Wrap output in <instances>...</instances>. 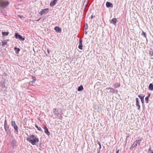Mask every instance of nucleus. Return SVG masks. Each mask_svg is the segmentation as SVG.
<instances>
[{
    "label": "nucleus",
    "instance_id": "f3484780",
    "mask_svg": "<svg viewBox=\"0 0 153 153\" xmlns=\"http://www.w3.org/2000/svg\"><path fill=\"white\" fill-rule=\"evenodd\" d=\"M149 88L150 90L152 91L153 90V85L151 83L149 84Z\"/></svg>",
    "mask_w": 153,
    "mask_h": 153
},
{
    "label": "nucleus",
    "instance_id": "4468645a",
    "mask_svg": "<svg viewBox=\"0 0 153 153\" xmlns=\"http://www.w3.org/2000/svg\"><path fill=\"white\" fill-rule=\"evenodd\" d=\"M16 141L15 140H13L11 142V144L12 145L13 147H14L16 146Z\"/></svg>",
    "mask_w": 153,
    "mask_h": 153
},
{
    "label": "nucleus",
    "instance_id": "f03ea898",
    "mask_svg": "<svg viewBox=\"0 0 153 153\" xmlns=\"http://www.w3.org/2000/svg\"><path fill=\"white\" fill-rule=\"evenodd\" d=\"M9 4L8 1L4 0H0V10L6 8Z\"/></svg>",
    "mask_w": 153,
    "mask_h": 153
},
{
    "label": "nucleus",
    "instance_id": "5701e85b",
    "mask_svg": "<svg viewBox=\"0 0 153 153\" xmlns=\"http://www.w3.org/2000/svg\"><path fill=\"white\" fill-rule=\"evenodd\" d=\"M35 127L37 128V129L39 130L40 131H41L42 130L41 128L40 127H39L37 125H36Z\"/></svg>",
    "mask_w": 153,
    "mask_h": 153
},
{
    "label": "nucleus",
    "instance_id": "393cba45",
    "mask_svg": "<svg viewBox=\"0 0 153 153\" xmlns=\"http://www.w3.org/2000/svg\"><path fill=\"white\" fill-rule=\"evenodd\" d=\"M149 53L151 55V56H153V51H150L149 52Z\"/></svg>",
    "mask_w": 153,
    "mask_h": 153
},
{
    "label": "nucleus",
    "instance_id": "aec40b11",
    "mask_svg": "<svg viewBox=\"0 0 153 153\" xmlns=\"http://www.w3.org/2000/svg\"><path fill=\"white\" fill-rule=\"evenodd\" d=\"M106 89H110V92L111 93H113L114 91V89L112 88H106Z\"/></svg>",
    "mask_w": 153,
    "mask_h": 153
},
{
    "label": "nucleus",
    "instance_id": "c85d7f7f",
    "mask_svg": "<svg viewBox=\"0 0 153 153\" xmlns=\"http://www.w3.org/2000/svg\"><path fill=\"white\" fill-rule=\"evenodd\" d=\"M113 91L114 92H113V93H116V94L117 93L118 91L117 90H114V89Z\"/></svg>",
    "mask_w": 153,
    "mask_h": 153
},
{
    "label": "nucleus",
    "instance_id": "412c9836",
    "mask_svg": "<svg viewBox=\"0 0 153 153\" xmlns=\"http://www.w3.org/2000/svg\"><path fill=\"white\" fill-rule=\"evenodd\" d=\"M120 86V84L118 83H117L114 85V87L115 88H118Z\"/></svg>",
    "mask_w": 153,
    "mask_h": 153
},
{
    "label": "nucleus",
    "instance_id": "37998d69",
    "mask_svg": "<svg viewBox=\"0 0 153 153\" xmlns=\"http://www.w3.org/2000/svg\"><path fill=\"white\" fill-rule=\"evenodd\" d=\"M100 151L98 152V153H100Z\"/></svg>",
    "mask_w": 153,
    "mask_h": 153
},
{
    "label": "nucleus",
    "instance_id": "2eb2a0df",
    "mask_svg": "<svg viewBox=\"0 0 153 153\" xmlns=\"http://www.w3.org/2000/svg\"><path fill=\"white\" fill-rule=\"evenodd\" d=\"M138 97L141 99L142 102L143 103V102L144 101V96H141V95H139Z\"/></svg>",
    "mask_w": 153,
    "mask_h": 153
},
{
    "label": "nucleus",
    "instance_id": "58836bf2",
    "mask_svg": "<svg viewBox=\"0 0 153 153\" xmlns=\"http://www.w3.org/2000/svg\"><path fill=\"white\" fill-rule=\"evenodd\" d=\"M47 51H48V53H49V51L48 50H47Z\"/></svg>",
    "mask_w": 153,
    "mask_h": 153
},
{
    "label": "nucleus",
    "instance_id": "0eeeda50",
    "mask_svg": "<svg viewBox=\"0 0 153 153\" xmlns=\"http://www.w3.org/2000/svg\"><path fill=\"white\" fill-rule=\"evenodd\" d=\"M82 40L81 39H79V45L78 46V48L81 49H82Z\"/></svg>",
    "mask_w": 153,
    "mask_h": 153
},
{
    "label": "nucleus",
    "instance_id": "ddd939ff",
    "mask_svg": "<svg viewBox=\"0 0 153 153\" xmlns=\"http://www.w3.org/2000/svg\"><path fill=\"white\" fill-rule=\"evenodd\" d=\"M117 19L116 18H114L112 19L111 21V23H113L114 25H115L116 23Z\"/></svg>",
    "mask_w": 153,
    "mask_h": 153
},
{
    "label": "nucleus",
    "instance_id": "6e6552de",
    "mask_svg": "<svg viewBox=\"0 0 153 153\" xmlns=\"http://www.w3.org/2000/svg\"><path fill=\"white\" fill-rule=\"evenodd\" d=\"M57 1V0H53V1L51 2L50 5L51 7L54 6L56 4Z\"/></svg>",
    "mask_w": 153,
    "mask_h": 153
},
{
    "label": "nucleus",
    "instance_id": "f8f14e48",
    "mask_svg": "<svg viewBox=\"0 0 153 153\" xmlns=\"http://www.w3.org/2000/svg\"><path fill=\"white\" fill-rule=\"evenodd\" d=\"M138 144V141L136 140L134 142L133 144L132 145L131 147L133 148L136 147L137 145Z\"/></svg>",
    "mask_w": 153,
    "mask_h": 153
},
{
    "label": "nucleus",
    "instance_id": "c9c22d12",
    "mask_svg": "<svg viewBox=\"0 0 153 153\" xmlns=\"http://www.w3.org/2000/svg\"><path fill=\"white\" fill-rule=\"evenodd\" d=\"M41 18H40L39 19H38V20H36V21H39V20Z\"/></svg>",
    "mask_w": 153,
    "mask_h": 153
},
{
    "label": "nucleus",
    "instance_id": "9b49d317",
    "mask_svg": "<svg viewBox=\"0 0 153 153\" xmlns=\"http://www.w3.org/2000/svg\"><path fill=\"white\" fill-rule=\"evenodd\" d=\"M54 29L58 33H59L61 31V28L58 27H56L54 28Z\"/></svg>",
    "mask_w": 153,
    "mask_h": 153
},
{
    "label": "nucleus",
    "instance_id": "9d476101",
    "mask_svg": "<svg viewBox=\"0 0 153 153\" xmlns=\"http://www.w3.org/2000/svg\"><path fill=\"white\" fill-rule=\"evenodd\" d=\"M106 6L107 7H112L113 6L112 4L108 2H106Z\"/></svg>",
    "mask_w": 153,
    "mask_h": 153
},
{
    "label": "nucleus",
    "instance_id": "72a5a7b5",
    "mask_svg": "<svg viewBox=\"0 0 153 153\" xmlns=\"http://www.w3.org/2000/svg\"><path fill=\"white\" fill-rule=\"evenodd\" d=\"M18 49V51H20V49H19V48H15V49Z\"/></svg>",
    "mask_w": 153,
    "mask_h": 153
},
{
    "label": "nucleus",
    "instance_id": "1a4fd4ad",
    "mask_svg": "<svg viewBox=\"0 0 153 153\" xmlns=\"http://www.w3.org/2000/svg\"><path fill=\"white\" fill-rule=\"evenodd\" d=\"M44 129L45 130V132L48 135H49L50 133L48 131V129L46 126H44Z\"/></svg>",
    "mask_w": 153,
    "mask_h": 153
},
{
    "label": "nucleus",
    "instance_id": "7c9ffc66",
    "mask_svg": "<svg viewBox=\"0 0 153 153\" xmlns=\"http://www.w3.org/2000/svg\"><path fill=\"white\" fill-rule=\"evenodd\" d=\"M142 35H143L144 37H146V33L144 32H143Z\"/></svg>",
    "mask_w": 153,
    "mask_h": 153
},
{
    "label": "nucleus",
    "instance_id": "ea45409f",
    "mask_svg": "<svg viewBox=\"0 0 153 153\" xmlns=\"http://www.w3.org/2000/svg\"><path fill=\"white\" fill-rule=\"evenodd\" d=\"M150 94H149V95H148V97H150Z\"/></svg>",
    "mask_w": 153,
    "mask_h": 153
},
{
    "label": "nucleus",
    "instance_id": "423d86ee",
    "mask_svg": "<svg viewBox=\"0 0 153 153\" xmlns=\"http://www.w3.org/2000/svg\"><path fill=\"white\" fill-rule=\"evenodd\" d=\"M49 9L48 8H46L45 9H43L39 13L41 15H42L44 14H46L48 12Z\"/></svg>",
    "mask_w": 153,
    "mask_h": 153
},
{
    "label": "nucleus",
    "instance_id": "20e7f679",
    "mask_svg": "<svg viewBox=\"0 0 153 153\" xmlns=\"http://www.w3.org/2000/svg\"><path fill=\"white\" fill-rule=\"evenodd\" d=\"M15 38L17 39H19L21 41H24L25 39L22 37L18 33H16L15 35Z\"/></svg>",
    "mask_w": 153,
    "mask_h": 153
},
{
    "label": "nucleus",
    "instance_id": "a19ab883",
    "mask_svg": "<svg viewBox=\"0 0 153 153\" xmlns=\"http://www.w3.org/2000/svg\"><path fill=\"white\" fill-rule=\"evenodd\" d=\"M33 78V79L34 78H35V77L33 76L32 77Z\"/></svg>",
    "mask_w": 153,
    "mask_h": 153
},
{
    "label": "nucleus",
    "instance_id": "a211bd4d",
    "mask_svg": "<svg viewBox=\"0 0 153 153\" xmlns=\"http://www.w3.org/2000/svg\"><path fill=\"white\" fill-rule=\"evenodd\" d=\"M83 87L82 85H81L80 86L78 87V91H80L83 89Z\"/></svg>",
    "mask_w": 153,
    "mask_h": 153
},
{
    "label": "nucleus",
    "instance_id": "39448f33",
    "mask_svg": "<svg viewBox=\"0 0 153 153\" xmlns=\"http://www.w3.org/2000/svg\"><path fill=\"white\" fill-rule=\"evenodd\" d=\"M4 128L6 131L8 133L9 131V127L7 124L6 120H5L4 121Z\"/></svg>",
    "mask_w": 153,
    "mask_h": 153
},
{
    "label": "nucleus",
    "instance_id": "f704fd0d",
    "mask_svg": "<svg viewBox=\"0 0 153 153\" xmlns=\"http://www.w3.org/2000/svg\"><path fill=\"white\" fill-rule=\"evenodd\" d=\"M86 26H87V28H86V27L85 28V30H87V29H88V28L87 24H86Z\"/></svg>",
    "mask_w": 153,
    "mask_h": 153
},
{
    "label": "nucleus",
    "instance_id": "dca6fc26",
    "mask_svg": "<svg viewBox=\"0 0 153 153\" xmlns=\"http://www.w3.org/2000/svg\"><path fill=\"white\" fill-rule=\"evenodd\" d=\"M2 47H4L7 44V42L5 41H4L2 42Z\"/></svg>",
    "mask_w": 153,
    "mask_h": 153
},
{
    "label": "nucleus",
    "instance_id": "4be33fe9",
    "mask_svg": "<svg viewBox=\"0 0 153 153\" xmlns=\"http://www.w3.org/2000/svg\"><path fill=\"white\" fill-rule=\"evenodd\" d=\"M138 100V98H136V105L137 106H138L139 105H140Z\"/></svg>",
    "mask_w": 153,
    "mask_h": 153
},
{
    "label": "nucleus",
    "instance_id": "7ed1b4c3",
    "mask_svg": "<svg viewBox=\"0 0 153 153\" xmlns=\"http://www.w3.org/2000/svg\"><path fill=\"white\" fill-rule=\"evenodd\" d=\"M11 125L15 129V132L17 133L18 132V127L16 125L15 122L14 121H12L11 122Z\"/></svg>",
    "mask_w": 153,
    "mask_h": 153
},
{
    "label": "nucleus",
    "instance_id": "cd10ccee",
    "mask_svg": "<svg viewBox=\"0 0 153 153\" xmlns=\"http://www.w3.org/2000/svg\"><path fill=\"white\" fill-rule=\"evenodd\" d=\"M148 99H149V97H147L145 98V101H147V102H148Z\"/></svg>",
    "mask_w": 153,
    "mask_h": 153
},
{
    "label": "nucleus",
    "instance_id": "f257e3e1",
    "mask_svg": "<svg viewBox=\"0 0 153 153\" xmlns=\"http://www.w3.org/2000/svg\"><path fill=\"white\" fill-rule=\"evenodd\" d=\"M27 140L33 145H36V143L38 142L39 140L38 139L33 135L28 137Z\"/></svg>",
    "mask_w": 153,
    "mask_h": 153
},
{
    "label": "nucleus",
    "instance_id": "bb28decb",
    "mask_svg": "<svg viewBox=\"0 0 153 153\" xmlns=\"http://www.w3.org/2000/svg\"><path fill=\"white\" fill-rule=\"evenodd\" d=\"M97 143L98 145H99V146H100V147H99L100 149H101V144H100V142H99V141H98L97 142Z\"/></svg>",
    "mask_w": 153,
    "mask_h": 153
},
{
    "label": "nucleus",
    "instance_id": "4c0bfd02",
    "mask_svg": "<svg viewBox=\"0 0 153 153\" xmlns=\"http://www.w3.org/2000/svg\"><path fill=\"white\" fill-rule=\"evenodd\" d=\"M119 149L118 150L116 151V153H118V152H119Z\"/></svg>",
    "mask_w": 153,
    "mask_h": 153
},
{
    "label": "nucleus",
    "instance_id": "a878e982",
    "mask_svg": "<svg viewBox=\"0 0 153 153\" xmlns=\"http://www.w3.org/2000/svg\"><path fill=\"white\" fill-rule=\"evenodd\" d=\"M18 17L20 18L21 19H22L23 18H24V17L22 16H21L20 15H18Z\"/></svg>",
    "mask_w": 153,
    "mask_h": 153
},
{
    "label": "nucleus",
    "instance_id": "6ab92c4d",
    "mask_svg": "<svg viewBox=\"0 0 153 153\" xmlns=\"http://www.w3.org/2000/svg\"><path fill=\"white\" fill-rule=\"evenodd\" d=\"M2 34L3 35V36H7L9 33L8 32H2Z\"/></svg>",
    "mask_w": 153,
    "mask_h": 153
},
{
    "label": "nucleus",
    "instance_id": "e433bc0d",
    "mask_svg": "<svg viewBox=\"0 0 153 153\" xmlns=\"http://www.w3.org/2000/svg\"><path fill=\"white\" fill-rule=\"evenodd\" d=\"M93 18V16H91V19H92V18Z\"/></svg>",
    "mask_w": 153,
    "mask_h": 153
},
{
    "label": "nucleus",
    "instance_id": "2f4dec72",
    "mask_svg": "<svg viewBox=\"0 0 153 153\" xmlns=\"http://www.w3.org/2000/svg\"><path fill=\"white\" fill-rule=\"evenodd\" d=\"M36 79H33V80H32V81L30 82V84L31 83L33 82H34L35 81H36Z\"/></svg>",
    "mask_w": 153,
    "mask_h": 153
},
{
    "label": "nucleus",
    "instance_id": "b1692460",
    "mask_svg": "<svg viewBox=\"0 0 153 153\" xmlns=\"http://www.w3.org/2000/svg\"><path fill=\"white\" fill-rule=\"evenodd\" d=\"M54 112L55 114H57L56 112L58 111V110L56 108H55L54 110Z\"/></svg>",
    "mask_w": 153,
    "mask_h": 153
},
{
    "label": "nucleus",
    "instance_id": "473e14b6",
    "mask_svg": "<svg viewBox=\"0 0 153 153\" xmlns=\"http://www.w3.org/2000/svg\"><path fill=\"white\" fill-rule=\"evenodd\" d=\"M137 106L138 107V109L139 110H140V105H139L138 106Z\"/></svg>",
    "mask_w": 153,
    "mask_h": 153
},
{
    "label": "nucleus",
    "instance_id": "79ce46f5",
    "mask_svg": "<svg viewBox=\"0 0 153 153\" xmlns=\"http://www.w3.org/2000/svg\"><path fill=\"white\" fill-rule=\"evenodd\" d=\"M85 33V34H86L87 33V32H86Z\"/></svg>",
    "mask_w": 153,
    "mask_h": 153
},
{
    "label": "nucleus",
    "instance_id": "c756f323",
    "mask_svg": "<svg viewBox=\"0 0 153 153\" xmlns=\"http://www.w3.org/2000/svg\"><path fill=\"white\" fill-rule=\"evenodd\" d=\"M141 139H139V140H137L136 141H138V145H139L141 141Z\"/></svg>",
    "mask_w": 153,
    "mask_h": 153
},
{
    "label": "nucleus",
    "instance_id": "c03bdc74",
    "mask_svg": "<svg viewBox=\"0 0 153 153\" xmlns=\"http://www.w3.org/2000/svg\"><path fill=\"white\" fill-rule=\"evenodd\" d=\"M152 9L153 10V7L152 8Z\"/></svg>",
    "mask_w": 153,
    "mask_h": 153
}]
</instances>
